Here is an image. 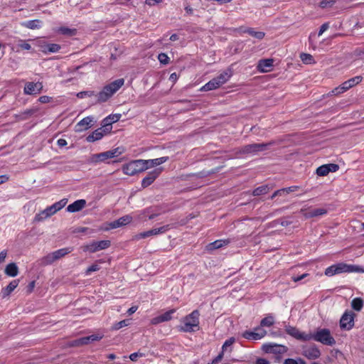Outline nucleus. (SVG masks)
Here are the masks:
<instances>
[{
	"label": "nucleus",
	"instance_id": "f257e3e1",
	"mask_svg": "<svg viewBox=\"0 0 364 364\" xmlns=\"http://www.w3.org/2000/svg\"><path fill=\"white\" fill-rule=\"evenodd\" d=\"M200 313L198 310L193 311L190 314L181 319V325L178 329L186 333L195 332L199 330Z\"/></svg>",
	"mask_w": 364,
	"mask_h": 364
},
{
	"label": "nucleus",
	"instance_id": "f03ea898",
	"mask_svg": "<svg viewBox=\"0 0 364 364\" xmlns=\"http://www.w3.org/2000/svg\"><path fill=\"white\" fill-rule=\"evenodd\" d=\"M123 78L117 79L103 87L102 91L97 93L96 102L102 103L107 101L115 92H117L124 85Z\"/></svg>",
	"mask_w": 364,
	"mask_h": 364
},
{
	"label": "nucleus",
	"instance_id": "7ed1b4c3",
	"mask_svg": "<svg viewBox=\"0 0 364 364\" xmlns=\"http://www.w3.org/2000/svg\"><path fill=\"white\" fill-rule=\"evenodd\" d=\"M309 341L313 339L315 341L321 343L323 345L332 346L336 343L334 338L331 335V332L327 328L318 329L315 333H309Z\"/></svg>",
	"mask_w": 364,
	"mask_h": 364
},
{
	"label": "nucleus",
	"instance_id": "20e7f679",
	"mask_svg": "<svg viewBox=\"0 0 364 364\" xmlns=\"http://www.w3.org/2000/svg\"><path fill=\"white\" fill-rule=\"evenodd\" d=\"M144 164V159L134 160L124 164L122 166V171L126 175L134 176L147 170V166H145Z\"/></svg>",
	"mask_w": 364,
	"mask_h": 364
},
{
	"label": "nucleus",
	"instance_id": "39448f33",
	"mask_svg": "<svg viewBox=\"0 0 364 364\" xmlns=\"http://www.w3.org/2000/svg\"><path fill=\"white\" fill-rule=\"evenodd\" d=\"M111 245L109 240L92 241L82 246L83 252L94 253L100 250L107 249Z\"/></svg>",
	"mask_w": 364,
	"mask_h": 364
},
{
	"label": "nucleus",
	"instance_id": "423d86ee",
	"mask_svg": "<svg viewBox=\"0 0 364 364\" xmlns=\"http://www.w3.org/2000/svg\"><path fill=\"white\" fill-rule=\"evenodd\" d=\"M121 151H119V148L109 150L107 151L102 152L100 154H95L90 156V162L92 163H99L105 161L107 159L114 158L118 155L121 154Z\"/></svg>",
	"mask_w": 364,
	"mask_h": 364
},
{
	"label": "nucleus",
	"instance_id": "0eeeda50",
	"mask_svg": "<svg viewBox=\"0 0 364 364\" xmlns=\"http://www.w3.org/2000/svg\"><path fill=\"white\" fill-rule=\"evenodd\" d=\"M270 144V143L247 144L240 149V153L244 154H256L258 152L266 150Z\"/></svg>",
	"mask_w": 364,
	"mask_h": 364
},
{
	"label": "nucleus",
	"instance_id": "6e6552de",
	"mask_svg": "<svg viewBox=\"0 0 364 364\" xmlns=\"http://www.w3.org/2000/svg\"><path fill=\"white\" fill-rule=\"evenodd\" d=\"M301 354L309 360H315L320 357L321 351L314 344L301 346Z\"/></svg>",
	"mask_w": 364,
	"mask_h": 364
},
{
	"label": "nucleus",
	"instance_id": "1a4fd4ad",
	"mask_svg": "<svg viewBox=\"0 0 364 364\" xmlns=\"http://www.w3.org/2000/svg\"><path fill=\"white\" fill-rule=\"evenodd\" d=\"M171 229L170 225H164L158 228H154L148 231L142 232L134 235V239L139 240L141 239L146 238L153 235L162 234Z\"/></svg>",
	"mask_w": 364,
	"mask_h": 364
},
{
	"label": "nucleus",
	"instance_id": "9d476101",
	"mask_svg": "<svg viewBox=\"0 0 364 364\" xmlns=\"http://www.w3.org/2000/svg\"><path fill=\"white\" fill-rule=\"evenodd\" d=\"M267 332L266 330L260 327H256L253 331H245L242 333V336L247 340L257 341L263 338Z\"/></svg>",
	"mask_w": 364,
	"mask_h": 364
},
{
	"label": "nucleus",
	"instance_id": "9b49d317",
	"mask_svg": "<svg viewBox=\"0 0 364 364\" xmlns=\"http://www.w3.org/2000/svg\"><path fill=\"white\" fill-rule=\"evenodd\" d=\"M285 331L287 332V334L297 340L302 341H309L310 337L309 336V333L301 332L294 326H291L289 325L285 326Z\"/></svg>",
	"mask_w": 364,
	"mask_h": 364
},
{
	"label": "nucleus",
	"instance_id": "f8f14e48",
	"mask_svg": "<svg viewBox=\"0 0 364 364\" xmlns=\"http://www.w3.org/2000/svg\"><path fill=\"white\" fill-rule=\"evenodd\" d=\"M355 314L353 311H346L340 320V326L342 329L350 330L354 326Z\"/></svg>",
	"mask_w": 364,
	"mask_h": 364
},
{
	"label": "nucleus",
	"instance_id": "ddd939ff",
	"mask_svg": "<svg viewBox=\"0 0 364 364\" xmlns=\"http://www.w3.org/2000/svg\"><path fill=\"white\" fill-rule=\"evenodd\" d=\"M132 220V217L129 215H126L119 218V219L112 221L107 224V226L104 229L105 230H109L111 229H116L122 226H124L127 224H129Z\"/></svg>",
	"mask_w": 364,
	"mask_h": 364
},
{
	"label": "nucleus",
	"instance_id": "4468645a",
	"mask_svg": "<svg viewBox=\"0 0 364 364\" xmlns=\"http://www.w3.org/2000/svg\"><path fill=\"white\" fill-rule=\"evenodd\" d=\"M43 89L42 82H27L25 85L23 92L26 95H37L41 92Z\"/></svg>",
	"mask_w": 364,
	"mask_h": 364
},
{
	"label": "nucleus",
	"instance_id": "2eb2a0df",
	"mask_svg": "<svg viewBox=\"0 0 364 364\" xmlns=\"http://www.w3.org/2000/svg\"><path fill=\"white\" fill-rule=\"evenodd\" d=\"M162 171L161 168H157L152 171L149 172L148 175L143 178L141 186L143 188H146L150 186L155 179L160 175Z\"/></svg>",
	"mask_w": 364,
	"mask_h": 364
},
{
	"label": "nucleus",
	"instance_id": "dca6fc26",
	"mask_svg": "<svg viewBox=\"0 0 364 364\" xmlns=\"http://www.w3.org/2000/svg\"><path fill=\"white\" fill-rule=\"evenodd\" d=\"M104 335L102 333H97L92 334L88 336L82 337L79 339L75 340V345L76 346H82L90 343L94 341H97L101 340L103 338Z\"/></svg>",
	"mask_w": 364,
	"mask_h": 364
},
{
	"label": "nucleus",
	"instance_id": "f3484780",
	"mask_svg": "<svg viewBox=\"0 0 364 364\" xmlns=\"http://www.w3.org/2000/svg\"><path fill=\"white\" fill-rule=\"evenodd\" d=\"M68 203V199L63 198L55 203L52 205L47 207L45 210H46L49 217L53 215L58 210H61Z\"/></svg>",
	"mask_w": 364,
	"mask_h": 364
},
{
	"label": "nucleus",
	"instance_id": "a211bd4d",
	"mask_svg": "<svg viewBox=\"0 0 364 364\" xmlns=\"http://www.w3.org/2000/svg\"><path fill=\"white\" fill-rule=\"evenodd\" d=\"M176 312V309H171L156 317H154L151 319V323L153 325H157L160 323L168 321L171 320L172 315Z\"/></svg>",
	"mask_w": 364,
	"mask_h": 364
},
{
	"label": "nucleus",
	"instance_id": "6ab92c4d",
	"mask_svg": "<svg viewBox=\"0 0 364 364\" xmlns=\"http://www.w3.org/2000/svg\"><path fill=\"white\" fill-rule=\"evenodd\" d=\"M94 118L91 116L86 117L80 120L75 126L76 132H82L91 127Z\"/></svg>",
	"mask_w": 364,
	"mask_h": 364
},
{
	"label": "nucleus",
	"instance_id": "aec40b11",
	"mask_svg": "<svg viewBox=\"0 0 364 364\" xmlns=\"http://www.w3.org/2000/svg\"><path fill=\"white\" fill-rule=\"evenodd\" d=\"M273 59H262L258 62L257 68L261 73H267L272 70L273 67Z\"/></svg>",
	"mask_w": 364,
	"mask_h": 364
},
{
	"label": "nucleus",
	"instance_id": "412c9836",
	"mask_svg": "<svg viewBox=\"0 0 364 364\" xmlns=\"http://www.w3.org/2000/svg\"><path fill=\"white\" fill-rule=\"evenodd\" d=\"M301 212L303 213L304 216L306 218H311L314 217L321 216L327 213V210L325 208H316L310 210H305L304 209H301Z\"/></svg>",
	"mask_w": 364,
	"mask_h": 364
},
{
	"label": "nucleus",
	"instance_id": "4be33fe9",
	"mask_svg": "<svg viewBox=\"0 0 364 364\" xmlns=\"http://www.w3.org/2000/svg\"><path fill=\"white\" fill-rule=\"evenodd\" d=\"M230 242V240L229 239L217 240L207 245L205 247V249L208 251H213L214 250H217L220 247L227 246Z\"/></svg>",
	"mask_w": 364,
	"mask_h": 364
},
{
	"label": "nucleus",
	"instance_id": "5701e85b",
	"mask_svg": "<svg viewBox=\"0 0 364 364\" xmlns=\"http://www.w3.org/2000/svg\"><path fill=\"white\" fill-rule=\"evenodd\" d=\"M86 204L85 200L80 199L77 200H75L73 203L70 204L67 207V211L69 213H75L81 210Z\"/></svg>",
	"mask_w": 364,
	"mask_h": 364
},
{
	"label": "nucleus",
	"instance_id": "b1692460",
	"mask_svg": "<svg viewBox=\"0 0 364 364\" xmlns=\"http://www.w3.org/2000/svg\"><path fill=\"white\" fill-rule=\"evenodd\" d=\"M168 160V156H163L154 159L144 160V166H147V169L151 167L157 166Z\"/></svg>",
	"mask_w": 364,
	"mask_h": 364
},
{
	"label": "nucleus",
	"instance_id": "393cba45",
	"mask_svg": "<svg viewBox=\"0 0 364 364\" xmlns=\"http://www.w3.org/2000/svg\"><path fill=\"white\" fill-rule=\"evenodd\" d=\"M18 280H13L11 281L8 286L5 288H3L1 291V294L2 298H6L9 296L11 293L18 287Z\"/></svg>",
	"mask_w": 364,
	"mask_h": 364
},
{
	"label": "nucleus",
	"instance_id": "a878e982",
	"mask_svg": "<svg viewBox=\"0 0 364 364\" xmlns=\"http://www.w3.org/2000/svg\"><path fill=\"white\" fill-rule=\"evenodd\" d=\"M105 135V130L102 128H99L95 130L91 134L87 136V141L93 142L101 139Z\"/></svg>",
	"mask_w": 364,
	"mask_h": 364
},
{
	"label": "nucleus",
	"instance_id": "bb28decb",
	"mask_svg": "<svg viewBox=\"0 0 364 364\" xmlns=\"http://www.w3.org/2000/svg\"><path fill=\"white\" fill-rule=\"evenodd\" d=\"M4 272L7 276L14 277L18 274V267L14 262L9 263L6 265Z\"/></svg>",
	"mask_w": 364,
	"mask_h": 364
},
{
	"label": "nucleus",
	"instance_id": "cd10ccee",
	"mask_svg": "<svg viewBox=\"0 0 364 364\" xmlns=\"http://www.w3.org/2000/svg\"><path fill=\"white\" fill-rule=\"evenodd\" d=\"M274 322L275 318L274 315L272 314H268L261 320L259 327L261 328L264 327H270L274 325Z\"/></svg>",
	"mask_w": 364,
	"mask_h": 364
},
{
	"label": "nucleus",
	"instance_id": "c85d7f7f",
	"mask_svg": "<svg viewBox=\"0 0 364 364\" xmlns=\"http://www.w3.org/2000/svg\"><path fill=\"white\" fill-rule=\"evenodd\" d=\"M220 86H221L220 83H219V82H218L216 78L214 77L213 79L210 80L208 82H207L205 85H204L201 87L200 90H202V91H210V90H215V89L220 87Z\"/></svg>",
	"mask_w": 364,
	"mask_h": 364
},
{
	"label": "nucleus",
	"instance_id": "c756f323",
	"mask_svg": "<svg viewBox=\"0 0 364 364\" xmlns=\"http://www.w3.org/2000/svg\"><path fill=\"white\" fill-rule=\"evenodd\" d=\"M220 86H221L220 83H219V82H218L216 78L214 77L213 79L210 80L208 82H207L205 85H204L201 87L200 90H202V91H210V90H215V89L220 87Z\"/></svg>",
	"mask_w": 364,
	"mask_h": 364
},
{
	"label": "nucleus",
	"instance_id": "7c9ffc66",
	"mask_svg": "<svg viewBox=\"0 0 364 364\" xmlns=\"http://www.w3.org/2000/svg\"><path fill=\"white\" fill-rule=\"evenodd\" d=\"M220 86H221L220 83H219V82H218L216 78L214 77L213 79L210 80L208 82H207L205 85H204L201 87L200 90H202V91H210V90H215V89L220 87Z\"/></svg>",
	"mask_w": 364,
	"mask_h": 364
},
{
	"label": "nucleus",
	"instance_id": "2f4dec72",
	"mask_svg": "<svg viewBox=\"0 0 364 364\" xmlns=\"http://www.w3.org/2000/svg\"><path fill=\"white\" fill-rule=\"evenodd\" d=\"M232 75V73L230 70H225L221 73L218 76H217L215 78L220 83V85L222 86L224 85L226 82L229 80Z\"/></svg>",
	"mask_w": 364,
	"mask_h": 364
},
{
	"label": "nucleus",
	"instance_id": "473e14b6",
	"mask_svg": "<svg viewBox=\"0 0 364 364\" xmlns=\"http://www.w3.org/2000/svg\"><path fill=\"white\" fill-rule=\"evenodd\" d=\"M41 24L42 22L40 20L36 19L25 21L22 23V26L30 29H36L41 28Z\"/></svg>",
	"mask_w": 364,
	"mask_h": 364
},
{
	"label": "nucleus",
	"instance_id": "72a5a7b5",
	"mask_svg": "<svg viewBox=\"0 0 364 364\" xmlns=\"http://www.w3.org/2000/svg\"><path fill=\"white\" fill-rule=\"evenodd\" d=\"M73 251L72 247H65L62 249H59L56 251L53 252L54 255V257H55L56 260L62 258L63 257L65 256L66 255L69 254Z\"/></svg>",
	"mask_w": 364,
	"mask_h": 364
},
{
	"label": "nucleus",
	"instance_id": "f704fd0d",
	"mask_svg": "<svg viewBox=\"0 0 364 364\" xmlns=\"http://www.w3.org/2000/svg\"><path fill=\"white\" fill-rule=\"evenodd\" d=\"M60 46L58 44L51 43L45 46L43 48L42 51L45 53H57L60 50Z\"/></svg>",
	"mask_w": 364,
	"mask_h": 364
},
{
	"label": "nucleus",
	"instance_id": "c9c22d12",
	"mask_svg": "<svg viewBox=\"0 0 364 364\" xmlns=\"http://www.w3.org/2000/svg\"><path fill=\"white\" fill-rule=\"evenodd\" d=\"M56 31L58 33H60V34H63V35H65V36H74L77 33L76 29H75V28H69L65 27V26H62V27L58 28L56 30Z\"/></svg>",
	"mask_w": 364,
	"mask_h": 364
},
{
	"label": "nucleus",
	"instance_id": "e433bc0d",
	"mask_svg": "<svg viewBox=\"0 0 364 364\" xmlns=\"http://www.w3.org/2000/svg\"><path fill=\"white\" fill-rule=\"evenodd\" d=\"M235 339L233 337L230 338L229 339L226 340L222 346L221 353L223 355L227 351L230 353L232 351V346L235 343Z\"/></svg>",
	"mask_w": 364,
	"mask_h": 364
},
{
	"label": "nucleus",
	"instance_id": "4c0bfd02",
	"mask_svg": "<svg viewBox=\"0 0 364 364\" xmlns=\"http://www.w3.org/2000/svg\"><path fill=\"white\" fill-rule=\"evenodd\" d=\"M270 188L267 185L259 186L255 188L252 191V195L255 196H259L261 195H264L269 191Z\"/></svg>",
	"mask_w": 364,
	"mask_h": 364
},
{
	"label": "nucleus",
	"instance_id": "58836bf2",
	"mask_svg": "<svg viewBox=\"0 0 364 364\" xmlns=\"http://www.w3.org/2000/svg\"><path fill=\"white\" fill-rule=\"evenodd\" d=\"M300 58L304 63L307 64V65L316 63V61H315L313 55H311V54H309V53H301Z\"/></svg>",
	"mask_w": 364,
	"mask_h": 364
},
{
	"label": "nucleus",
	"instance_id": "ea45409f",
	"mask_svg": "<svg viewBox=\"0 0 364 364\" xmlns=\"http://www.w3.org/2000/svg\"><path fill=\"white\" fill-rule=\"evenodd\" d=\"M335 266L336 267L338 274L345 272H350V264L340 262L335 264Z\"/></svg>",
	"mask_w": 364,
	"mask_h": 364
},
{
	"label": "nucleus",
	"instance_id": "a19ab883",
	"mask_svg": "<svg viewBox=\"0 0 364 364\" xmlns=\"http://www.w3.org/2000/svg\"><path fill=\"white\" fill-rule=\"evenodd\" d=\"M121 117V114H110L104 119L105 124H112V123L117 122L120 119Z\"/></svg>",
	"mask_w": 364,
	"mask_h": 364
},
{
	"label": "nucleus",
	"instance_id": "79ce46f5",
	"mask_svg": "<svg viewBox=\"0 0 364 364\" xmlns=\"http://www.w3.org/2000/svg\"><path fill=\"white\" fill-rule=\"evenodd\" d=\"M56 261L55 257L53 252L47 255L46 256L41 258V262L43 265H49Z\"/></svg>",
	"mask_w": 364,
	"mask_h": 364
},
{
	"label": "nucleus",
	"instance_id": "37998d69",
	"mask_svg": "<svg viewBox=\"0 0 364 364\" xmlns=\"http://www.w3.org/2000/svg\"><path fill=\"white\" fill-rule=\"evenodd\" d=\"M351 306L355 311H360L363 306V301L360 298H355L351 302Z\"/></svg>",
	"mask_w": 364,
	"mask_h": 364
},
{
	"label": "nucleus",
	"instance_id": "c03bdc74",
	"mask_svg": "<svg viewBox=\"0 0 364 364\" xmlns=\"http://www.w3.org/2000/svg\"><path fill=\"white\" fill-rule=\"evenodd\" d=\"M50 218L48 215L46 210L44 209L43 210L41 211L40 213H37L34 217V221L35 222H41L45 220L46 219Z\"/></svg>",
	"mask_w": 364,
	"mask_h": 364
},
{
	"label": "nucleus",
	"instance_id": "a18cd8bd",
	"mask_svg": "<svg viewBox=\"0 0 364 364\" xmlns=\"http://www.w3.org/2000/svg\"><path fill=\"white\" fill-rule=\"evenodd\" d=\"M279 346L277 345V344H273V343H264L262 345V349L265 352V353H274L276 350H275V348H277Z\"/></svg>",
	"mask_w": 364,
	"mask_h": 364
},
{
	"label": "nucleus",
	"instance_id": "49530a36",
	"mask_svg": "<svg viewBox=\"0 0 364 364\" xmlns=\"http://www.w3.org/2000/svg\"><path fill=\"white\" fill-rule=\"evenodd\" d=\"M130 323V321L129 319H124L121 321L117 322L114 324L112 329L114 330H119L123 327L129 326Z\"/></svg>",
	"mask_w": 364,
	"mask_h": 364
},
{
	"label": "nucleus",
	"instance_id": "de8ad7c7",
	"mask_svg": "<svg viewBox=\"0 0 364 364\" xmlns=\"http://www.w3.org/2000/svg\"><path fill=\"white\" fill-rule=\"evenodd\" d=\"M97 93L94 91H82L80 92L77 94V97L78 98H85V97H96Z\"/></svg>",
	"mask_w": 364,
	"mask_h": 364
},
{
	"label": "nucleus",
	"instance_id": "09e8293b",
	"mask_svg": "<svg viewBox=\"0 0 364 364\" xmlns=\"http://www.w3.org/2000/svg\"><path fill=\"white\" fill-rule=\"evenodd\" d=\"M316 172V174L320 176H324L329 173L328 171L327 166L326 164L322 165V166H319L318 168H317Z\"/></svg>",
	"mask_w": 364,
	"mask_h": 364
},
{
	"label": "nucleus",
	"instance_id": "8fccbe9b",
	"mask_svg": "<svg viewBox=\"0 0 364 364\" xmlns=\"http://www.w3.org/2000/svg\"><path fill=\"white\" fill-rule=\"evenodd\" d=\"M336 274H338V273L335 264H333L327 267L325 270V275H326L327 277H332Z\"/></svg>",
	"mask_w": 364,
	"mask_h": 364
},
{
	"label": "nucleus",
	"instance_id": "3c124183",
	"mask_svg": "<svg viewBox=\"0 0 364 364\" xmlns=\"http://www.w3.org/2000/svg\"><path fill=\"white\" fill-rule=\"evenodd\" d=\"M247 33L250 36H253V37H255V38H256L257 39H259V40L262 39L264 38V33H263L262 31H254L253 29H251V28L247 30Z\"/></svg>",
	"mask_w": 364,
	"mask_h": 364
},
{
	"label": "nucleus",
	"instance_id": "603ef678",
	"mask_svg": "<svg viewBox=\"0 0 364 364\" xmlns=\"http://www.w3.org/2000/svg\"><path fill=\"white\" fill-rule=\"evenodd\" d=\"M17 46L23 50H30L31 48V45L26 41L21 39L18 41Z\"/></svg>",
	"mask_w": 364,
	"mask_h": 364
},
{
	"label": "nucleus",
	"instance_id": "864d4df0",
	"mask_svg": "<svg viewBox=\"0 0 364 364\" xmlns=\"http://www.w3.org/2000/svg\"><path fill=\"white\" fill-rule=\"evenodd\" d=\"M336 0H321L319 6L322 9H326L332 6Z\"/></svg>",
	"mask_w": 364,
	"mask_h": 364
},
{
	"label": "nucleus",
	"instance_id": "5fc2aeb1",
	"mask_svg": "<svg viewBox=\"0 0 364 364\" xmlns=\"http://www.w3.org/2000/svg\"><path fill=\"white\" fill-rule=\"evenodd\" d=\"M158 60H159V62L161 64H164V65H166L169 62L168 56L166 53H164L159 54Z\"/></svg>",
	"mask_w": 364,
	"mask_h": 364
},
{
	"label": "nucleus",
	"instance_id": "6e6d98bb",
	"mask_svg": "<svg viewBox=\"0 0 364 364\" xmlns=\"http://www.w3.org/2000/svg\"><path fill=\"white\" fill-rule=\"evenodd\" d=\"M100 269V267L97 264H93L91 266H90L85 272V275L88 276L93 272H97Z\"/></svg>",
	"mask_w": 364,
	"mask_h": 364
},
{
	"label": "nucleus",
	"instance_id": "4d7b16f0",
	"mask_svg": "<svg viewBox=\"0 0 364 364\" xmlns=\"http://www.w3.org/2000/svg\"><path fill=\"white\" fill-rule=\"evenodd\" d=\"M350 272L364 273V267L358 265L350 264Z\"/></svg>",
	"mask_w": 364,
	"mask_h": 364
},
{
	"label": "nucleus",
	"instance_id": "13d9d810",
	"mask_svg": "<svg viewBox=\"0 0 364 364\" xmlns=\"http://www.w3.org/2000/svg\"><path fill=\"white\" fill-rule=\"evenodd\" d=\"M363 80L361 76H356L353 78L348 80L349 82H350L351 87L359 84Z\"/></svg>",
	"mask_w": 364,
	"mask_h": 364
},
{
	"label": "nucleus",
	"instance_id": "bf43d9fd",
	"mask_svg": "<svg viewBox=\"0 0 364 364\" xmlns=\"http://www.w3.org/2000/svg\"><path fill=\"white\" fill-rule=\"evenodd\" d=\"M144 354L141 352L133 353L129 355V358L132 361H136L138 358L144 357Z\"/></svg>",
	"mask_w": 364,
	"mask_h": 364
},
{
	"label": "nucleus",
	"instance_id": "052dcab7",
	"mask_svg": "<svg viewBox=\"0 0 364 364\" xmlns=\"http://www.w3.org/2000/svg\"><path fill=\"white\" fill-rule=\"evenodd\" d=\"M326 165L327 166L328 173H330V172H336L339 168L338 165H337L336 164H326Z\"/></svg>",
	"mask_w": 364,
	"mask_h": 364
},
{
	"label": "nucleus",
	"instance_id": "680f3d73",
	"mask_svg": "<svg viewBox=\"0 0 364 364\" xmlns=\"http://www.w3.org/2000/svg\"><path fill=\"white\" fill-rule=\"evenodd\" d=\"M345 91L343 90V87L341 85L340 86H338V87H336L335 89H333L331 92V95H338L339 94L343 93Z\"/></svg>",
	"mask_w": 364,
	"mask_h": 364
},
{
	"label": "nucleus",
	"instance_id": "e2e57ef3",
	"mask_svg": "<svg viewBox=\"0 0 364 364\" xmlns=\"http://www.w3.org/2000/svg\"><path fill=\"white\" fill-rule=\"evenodd\" d=\"M38 101L43 104L48 103L51 101V97L46 95H43L39 97Z\"/></svg>",
	"mask_w": 364,
	"mask_h": 364
},
{
	"label": "nucleus",
	"instance_id": "0e129e2a",
	"mask_svg": "<svg viewBox=\"0 0 364 364\" xmlns=\"http://www.w3.org/2000/svg\"><path fill=\"white\" fill-rule=\"evenodd\" d=\"M328 28V23H323L320 27L319 31H318V36H321L327 29Z\"/></svg>",
	"mask_w": 364,
	"mask_h": 364
},
{
	"label": "nucleus",
	"instance_id": "69168bd1",
	"mask_svg": "<svg viewBox=\"0 0 364 364\" xmlns=\"http://www.w3.org/2000/svg\"><path fill=\"white\" fill-rule=\"evenodd\" d=\"M163 0H146L145 3L146 4L152 6L156 5V4H159L162 2Z\"/></svg>",
	"mask_w": 364,
	"mask_h": 364
},
{
	"label": "nucleus",
	"instance_id": "338daca9",
	"mask_svg": "<svg viewBox=\"0 0 364 364\" xmlns=\"http://www.w3.org/2000/svg\"><path fill=\"white\" fill-rule=\"evenodd\" d=\"M223 354L220 353L215 359L213 360L211 364H218L223 358Z\"/></svg>",
	"mask_w": 364,
	"mask_h": 364
},
{
	"label": "nucleus",
	"instance_id": "774afa93",
	"mask_svg": "<svg viewBox=\"0 0 364 364\" xmlns=\"http://www.w3.org/2000/svg\"><path fill=\"white\" fill-rule=\"evenodd\" d=\"M256 364H270V363L264 358H258Z\"/></svg>",
	"mask_w": 364,
	"mask_h": 364
}]
</instances>
